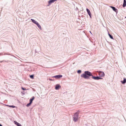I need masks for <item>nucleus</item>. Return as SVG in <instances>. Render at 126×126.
Returning <instances> with one entry per match:
<instances>
[{"mask_svg":"<svg viewBox=\"0 0 126 126\" xmlns=\"http://www.w3.org/2000/svg\"><path fill=\"white\" fill-rule=\"evenodd\" d=\"M92 74L89 71H85L84 73L81 75V77L84 78L85 79H90V77L92 76Z\"/></svg>","mask_w":126,"mask_h":126,"instance_id":"obj_1","label":"nucleus"},{"mask_svg":"<svg viewBox=\"0 0 126 126\" xmlns=\"http://www.w3.org/2000/svg\"><path fill=\"white\" fill-rule=\"evenodd\" d=\"M79 115L78 114L77 112H75L74 113L73 117V120L74 122H77L78 119Z\"/></svg>","mask_w":126,"mask_h":126,"instance_id":"obj_2","label":"nucleus"},{"mask_svg":"<svg viewBox=\"0 0 126 126\" xmlns=\"http://www.w3.org/2000/svg\"><path fill=\"white\" fill-rule=\"evenodd\" d=\"M97 72L98 73L99 77H103L105 75V74L104 72L100 71H97Z\"/></svg>","mask_w":126,"mask_h":126,"instance_id":"obj_3","label":"nucleus"},{"mask_svg":"<svg viewBox=\"0 0 126 126\" xmlns=\"http://www.w3.org/2000/svg\"><path fill=\"white\" fill-rule=\"evenodd\" d=\"M92 78L94 79L95 80H99L100 79H102L103 78L101 77H99L98 76H93V74L92 75Z\"/></svg>","mask_w":126,"mask_h":126,"instance_id":"obj_4","label":"nucleus"},{"mask_svg":"<svg viewBox=\"0 0 126 126\" xmlns=\"http://www.w3.org/2000/svg\"><path fill=\"white\" fill-rule=\"evenodd\" d=\"M57 0H50L48 1V4L47 6H49L52 3H53Z\"/></svg>","mask_w":126,"mask_h":126,"instance_id":"obj_5","label":"nucleus"},{"mask_svg":"<svg viewBox=\"0 0 126 126\" xmlns=\"http://www.w3.org/2000/svg\"><path fill=\"white\" fill-rule=\"evenodd\" d=\"M63 77V76L61 75H56L52 77V78H54L56 79H58L62 78Z\"/></svg>","mask_w":126,"mask_h":126,"instance_id":"obj_6","label":"nucleus"},{"mask_svg":"<svg viewBox=\"0 0 126 126\" xmlns=\"http://www.w3.org/2000/svg\"><path fill=\"white\" fill-rule=\"evenodd\" d=\"M61 88V86L59 84H56L55 87V89L56 90H58L60 88Z\"/></svg>","mask_w":126,"mask_h":126,"instance_id":"obj_7","label":"nucleus"},{"mask_svg":"<svg viewBox=\"0 0 126 126\" xmlns=\"http://www.w3.org/2000/svg\"><path fill=\"white\" fill-rule=\"evenodd\" d=\"M86 11L88 14V15L91 18H92V15L91 13L90 12V10L88 9V8H87L86 9Z\"/></svg>","mask_w":126,"mask_h":126,"instance_id":"obj_8","label":"nucleus"},{"mask_svg":"<svg viewBox=\"0 0 126 126\" xmlns=\"http://www.w3.org/2000/svg\"><path fill=\"white\" fill-rule=\"evenodd\" d=\"M110 7L113 10L117 13L118 12L117 9L115 7L112 6H110Z\"/></svg>","mask_w":126,"mask_h":126,"instance_id":"obj_9","label":"nucleus"},{"mask_svg":"<svg viewBox=\"0 0 126 126\" xmlns=\"http://www.w3.org/2000/svg\"><path fill=\"white\" fill-rule=\"evenodd\" d=\"M120 81L122 84H125L126 83V78H124L123 80H121Z\"/></svg>","mask_w":126,"mask_h":126,"instance_id":"obj_10","label":"nucleus"},{"mask_svg":"<svg viewBox=\"0 0 126 126\" xmlns=\"http://www.w3.org/2000/svg\"><path fill=\"white\" fill-rule=\"evenodd\" d=\"M31 20L32 21V22L33 23L35 24H37V23H38L37 21H36L35 20H34V19H31Z\"/></svg>","mask_w":126,"mask_h":126,"instance_id":"obj_11","label":"nucleus"},{"mask_svg":"<svg viewBox=\"0 0 126 126\" xmlns=\"http://www.w3.org/2000/svg\"><path fill=\"white\" fill-rule=\"evenodd\" d=\"M35 98V97L34 96H33L30 99V102L32 103V102L33 100Z\"/></svg>","mask_w":126,"mask_h":126,"instance_id":"obj_12","label":"nucleus"},{"mask_svg":"<svg viewBox=\"0 0 126 126\" xmlns=\"http://www.w3.org/2000/svg\"><path fill=\"white\" fill-rule=\"evenodd\" d=\"M126 6V0H124L123 3V7H124Z\"/></svg>","mask_w":126,"mask_h":126,"instance_id":"obj_13","label":"nucleus"},{"mask_svg":"<svg viewBox=\"0 0 126 126\" xmlns=\"http://www.w3.org/2000/svg\"><path fill=\"white\" fill-rule=\"evenodd\" d=\"M36 25L38 27L39 29L40 30H42V28L40 26V25L38 23H37Z\"/></svg>","mask_w":126,"mask_h":126,"instance_id":"obj_14","label":"nucleus"},{"mask_svg":"<svg viewBox=\"0 0 126 126\" xmlns=\"http://www.w3.org/2000/svg\"><path fill=\"white\" fill-rule=\"evenodd\" d=\"M108 35L110 38L112 39H114L113 36L111 35L109 32H108Z\"/></svg>","mask_w":126,"mask_h":126,"instance_id":"obj_15","label":"nucleus"},{"mask_svg":"<svg viewBox=\"0 0 126 126\" xmlns=\"http://www.w3.org/2000/svg\"><path fill=\"white\" fill-rule=\"evenodd\" d=\"M32 103L31 102H29L26 105V106L27 107H29L32 104Z\"/></svg>","mask_w":126,"mask_h":126,"instance_id":"obj_16","label":"nucleus"},{"mask_svg":"<svg viewBox=\"0 0 126 126\" xmlns=\"http://www.w3.org/2000/svg\"><path fill=\"white\" fill-rule=\"evenodd\" d=\"M7 106H8L12 108H14L16 107L14 106V105H7Z\"/></svg>","mask_w":126,"mask_h":126,"instance_id":"obj_17","label":"nucleus"},{"mask_svg":"<svg viewBox=\"0 0 126 126\" xmlns=\"http://www.w3.org/2000/svg\"><path fill=\"white\" fill-rule=\"evenodd\" d=\"M30 78L32 79H34V75L33 74L30 75Z\"/></svg>","mask_w":126,"mask_h":126,"instance_id":"obj_18","label":"nucleus"},{"mask_svg":"<svg viewBox=\"0 0 126 126\" xmlns=\"http://www.w3.org/2000/svg\"><path fill=\"white\" fill-rule=\"evenodd\" d=\"M11 62L10 61H8V60H3L2 61H0V63H2V62H5L8 63V62Z\"/></svg>","mask_w":126,"mask_h":126,"instance_id":"obj_19","label":"nucleus"},{"mask_svg":"<svg viewBox=\"0 0 126 126\" xmlns=\"http://www.w3.org/2000/svg\"><path fill=\"white\" fill-rule=\"evenodd\" d=\"M77 73L78 74H80L81 72V71L80 70H78L77 71Z\"/></svg>","mask_w":126,"mask_h":126,"instance_id":"obj_20","label":"nucleus"},{"mask_svg":"<svg viewBox=\"0 0 126 126\" xmlns=\"http://www.w3.org/2000/svg\"><path fill=\"white\" fill-rule=\"evenodd\" d=\"M14 122L15 124L17 126L18 124L19 123H18L16 121H14Z\"/></svg>","mask_w":126,"mask_h":126,"instance_id":"obj_21","label":"nucleus"},{"mask_svg":"<svg viewBox=\"0 0 126 126\" xmlns=\"http://www.w3.org/2000/svg\"><path fill=\"white\" fill-rule=\"evenodd\" d=\"M21 88L22 89L23 91L25 90H26V88H24L22 87H21Z\"/></svg>","mask_w":126,"mask_h":126,"instance_id":"obj_22","label":"nucleus"},{"mask_svg":"<svg viewBox=\"0 0 126 126\" xmlns=\"http://www.w3.org/2000/svg\"><path fill=\"white\" fill-rule=\"evenodd\" d=\"M80 112V110H79L77 112H77L78 113V114L79 115Z\"/></svg>","mask_w":126,"mask_h":126,"instance_id":"obj_23","label":"nucleus"},{"mask_svg":"<svg viewBox=\"0 0 126 126\" xmlns=\"http://www.w3.org/2000/svg\"><path fill=\"white\" fill-rule=\"evenodd\" d=\"M49 79L50 80H54L50 78H49Z\"/></svg>","mask_w":126,"mask_h":126,"instance_id":"obj_24","label":"nucleus"},{"mask_svg":"<svg viewBox=\"0 0 126 126\" xmlns=\"http://www.w3.org/2000/svg\"><path fill=\"white\" fill-rule=\"evenodd\" d=\"M21 126V124H20L19 123L18 124V125H17V126Z\"/></svg>","mask_w":126,"mask_h":126,"instance_id":"obj_25","label":"nucleus"},{"mask_svg":"<svg viewBox=\"0 0 126 126\" xmlns=\"http://www.w3.org/2000/svg\"><path fill=\"white\" fill-rule=\"evenodd\" d=\"M4 55H10V54H5V53H4Z\"/></svg>","mask_w":126,"mask_h":126,"instance_id":"obj_26","label":"nucleus"},{"mask_svg":"<svg viewBox=\"0 0 126 126\" xmlns=\"http://www.w3.org/2000/svg\"><path fill=\"white\" fill-rule=\"evenodd\" d=\"M0 126H3L0 123Z\"/></svg>","mask_w":126,"mask_h":126,"instance_id":"obj_27","label":"nucleus"},{"mask_svg":"<svg viewBox=\"0 0 126 126\" xmlns=\"http://www.w3.org/2000/svg\"><path fill=\"white\" fill-rule=\"evenodd\" d=\"M2 55V54L1 53H0V55Z\"/></svg>","mask_w":126,"mask_h":126,"instance_id":"obj_28","label":"nucleus"},{"mask_svg":"<svg viewBox=\"0 0 126 126\" xmlns=\"http://www.w3.org/2000/svg\"><path fill=\"white\" fill-rule=\"evenodd\" d=\"M89 32H90V33L91 34H92V32H91V31H89Z\"/></svg>","mask_w":126,"mask_h":126,"instance_id":"obj_29","label":"nucleus"},{"mask_svg":"<svg viewBox=\"0 0 126 126\" xmlns=\"http://www.w3.org/2000/svg\"><path fill=\"white\" fill-rule=\"evenodd\" d=\"M125 18H126V16L125 17Z\"/></svg>","mask_w":126,"mask_h":126,"instance_id":"obj_30","label":"nucleus"},{"mask_svg":"<svg viewBox=\"0 0 126 126\" xmlns=\"http://www.w3.org/2000/svg\"><path fill=\"white\" fill-rule=\"evenodd\" d=\"M12 56H14V57H15V56H14V55H12Z\"/></svg>","mask_w":126,"mask_h":126,"instance_id":"obj_31","label":"nucleus"},{"mask_svg":"<svg viewBox=\"0 0 126 126\" xmlns=\"http://www.w3.org/2000/svg\"><path fill=\"white\" fill-rule=\"evenodd\" d=\"M6 105V106H7V105Z\"/></svg>","mask_w":126,"mask_h":126,"instance_id":"obj_32","label":"nucleus"}]
</instances>
